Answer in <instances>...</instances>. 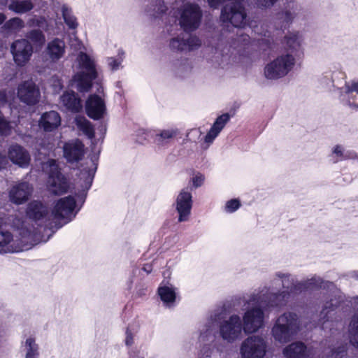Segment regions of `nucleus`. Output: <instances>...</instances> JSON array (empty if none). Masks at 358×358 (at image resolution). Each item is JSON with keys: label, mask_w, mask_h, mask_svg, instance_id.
Masks as SVG:
<instances>
[{"label": "nucleus", "mask_w": 358, "mask_h": 358, "mask_svg": "<svg viewBox=\"0 0 358 358\" xmlns=\"http://www.w3.org/2000/svg\"><path fill=\"white\" fill-rule=\"evenodd\" d=\"M85 155L84 144L78 139L66 142L63 145V157L68 163L80 162Z\"/></svg>", "instance_id": "obj_19"}, {"label": "nucleus", "mask_w": 358, "mask_h": 358, "mask_svg": "<svg viewBox=\"0 0 358 358\" xmlns=\"http://www.w3.org/2000/svg\"><path fill=\"white\" fill-rule=\"evenodd\" d=\"M7 2V0H0V3H4L6 4Z\"/></svg>", "instance_id": "obj_60"}, {"label": "nucleus", "mask_w": 358, "mask_h": 358, "mask_svg": "<svg viewBox=\"0 0 358 358\" xmlns=\"http://www.w3.org/2000/svg\"><path fill=\"white\" fill-rule=\"evenodd\" d=\"M8 156L10 161L20 167H26L30 162L29 152L21 145H11L8 149Z\"/></svg>", "instance_id": "obj_28"}, {"label": "nucleus", "mask_w": 358, "mask_h": 358, "mask_svg": "<svg viewBox=\"0 0 358 358\" xmlns=\"http://www.w3.org/2000/svg\"><path fill=\"white\" fill-rule=\"evenodd\" d=\"M85 110L89 117L100 120L106 110L105 102L99 96L92 94L86 101Z\"/></svg>", "instance_id": "obj_23"}, {"label": "nucleus", "mask_w": 358, "mask_h": 358, "mask_svg": "<svg viewBox=\"0 0 358 358\" xmlns=\"http://www.w3.org/2000/svg\"><path fill=\"white\" fill-rule=\"evenodd\" d=\"M236 40L238 42H243L245 44L250 41V36L248 34H239Z\"/></svg>", "instance_id": "obj_54"}, {"label": "nucleus", "mask_w": 358, "mask_h": 358, "mask_svg": "<svg viewBox=\"0 0 358 358\" xmlns=\"http://www.w3.org/2000/svg\"><path fill=\"white\" fill-rule=\"evenodd\" d=\"M11 127L9 122L0 115V135L7 136L10 132Z\"/></svg>", "instance_id": "obj_50"}, {"label": "nucleus", "mask_w": 358, "mask_h": 358, "mask_svg": "<svg viewBox=\"0 0 358 358\" xmlns=\"http://www.w3.org/2000/svg\"><path fill=\"white\" fill-rule=\"evenodd\" d=\"M158 294L160 296L161 300L168 307L173 306L176 299V294L175 288L169 286H162L158 288Z\"/></svg>", "instance_id": "obj_36"}, {"label": "nucleus", "mask_w": 358, "mask_h": 358, "mask_svg": "<svg viewBox=\"0 0 358 358\" xmlns=\"http://www.w3.org/2000/svg\"><path fill=\"white\" fill-rule=\"evenodd\" d=\"M17 97L21 102L29 106H34L39 101L41 92L32 80H26L17 87Z\"/></svg>", "instance_id": "obj_15"}, {"label": "nucleus", "mask_w": 358, "mask_h": 358, "mask_svg": "<svg viewBox=\"0 0 358 358\" xmlns=\"http://www.w3.org/2000/svg\"><path fill=\"white\" fill-rule=\"evenodd\" d=\"M124 54V53L122 50H119L117 57H111L107 59V64L112 71H117L119 69L121 63L123 61Z\"/></svg>", "instance_id": "obj_46"}, {"label": "nucleus", "mask_w": 358, "mask_h": 358, "mask_svg": "<svg viewBox=\"0 0 358 358\" xmlns=\"http://www.w3.org/2000/svg\"><path fill=\"white\" fill-rule=\"evenodd\" d=\"M131 358H143L142 357H140L139 355H136L135 353L131 355Z\"/></svg>", "instance_id": "obj_59"}, {"label": "nucleus", "mask_w": 358, "mask_h": 358, "mask_svg": "<svg viewBox=\"0 0 358 358\" xmlns=\"http://www.w3.org/2000/svg\"><path fill=\"white\" fill-rule=\"evenodd\" d=\"M32 191L33 187L29 182H19L9 191L10 201L17 205L24 203L29 199Z\"/></svg>", "instance_id": "obj_24"}, {"label": "nucleus", "mask_w": 358, "mask_h": 358, "mask_svg": "<svg viewBox=\"0 0 358 358\" xmlns=\"http://www.w3.org/2000/svg\"><path fill=\"white\" fill-rule=\"evenodd\" d=\"M350 306L358 310V296L348 300L339 291L331 292L330 299L325 302L320 315L322 329L327 322L341 320L348 315L350 312Z\"/></svg>", "instance_id": "obj_2"}, {"label": "nucleus", "mask_w": 358, "mask_h": 358, "mask_svg": "<svg viewBox=\"0 0 358 358\" xmlns=\"http://www.w3.org/2000/svg\"><path fill=\"white\" fill-rule=\"evenodd\" d=\"M34 6L31 0H12L8 6V9L17 14L29 12Z\"/></svg>", "instance_id": "obj_34"}, {"label": "nucleus", "mask_w": 358, "mask_h": 358, "mask_svg": "<svg viewBox=\"0 0 358 358\" xmlns=\"http://www.w3.org/2000/svg\"><path fill=\"white\" fill-rule=\"evenodd\" d=\"M97 162L98 157L93 156L90 160V165L83 167V169H81L80 171L79 178L80 181L81 182V189L76 195L78 201H82V203L85 202L87 192L92 185L94 175L97 169Z\"/></svg>", "instance_id": "obj_12"}, {"label": "nucleus", "mask_w": 358, "mask_h": 358, "mask_svg": "<svg viewBox=\"0 0 358 358\" xmlns=\"http://www.w3.org/2000/svg\"><path fill=\"white\" fill-rule=\"evenodd\" d=\"M0 95H2L3 98L5 99L6 96L5 94L0 91Z\"/></svg>", "instance_id": "obj_62"}, {"label": "nucleus", "mask_w": 358, "mask_h": 358, "mask_svg": "<svg viewBox=\"0 0 358 358\" xmlns=\"http://www.w3.org/2000/svg\"><path fill=\"white\" fill-rule=\"evenodd\" d=\"M349 337L356 336L358 334V313L355 314L350 320L348 328Z\"/></svg>", "instance_id": "obj_47"}, {"label": "nucleus", "mask_w": 358, "mask_h": 358, "mask_svg": "<svg viewBox=\"0 0 358 358\" xmlns=\"http://www.w3.org/2000/svg\"><path fill=\"white\" fill-rule=\"evenodd\" d=\"M76 124L78 128L82 131L90 139L94 138V129L92 123L85 117H77Z\"/></svg>", "instance_id": "obj_42"}, {"label": "nucleus", "mask_w": 358, "mask_h": 358, "mask_svg": "<svg viewBox=\"0 0 358 358\" xmlns=\"http://www.w3.org/2000/svg\"><path fill=\"white\" fill-rule=\"evenodd\" d=\"M304 281L307 291L318 290L322 288L331 290L334 287L333 282L324 280L320 277L316 275Z\"/></svg>", "instance_id": "obj_33"}, {"label": "nucleus", "mask_w": 358, "mask_h": 358, "mask_svg": "<svg viewBox=\"0 0 358 358\" xmlns=\"http://www.w3.org/2000/svg\"><path fill=\"white\" fill-rule=\"evenodd\" d=\"M177 134V129H164L160 131L159 133L156 134L154 138V142L158 145L163 146L166 144L170 139L176 136Z\"/></svg>", "instance_id": "obj_40"}, {"label": "nucleus", "mask_w": 358, "mask_h": 358, "mask_svg": "<svg viewBox=\"0 0 358 358\" xmlns=\"http://www.w3.org/2000/svg\"><path fill=\"white\" fill-rule=\"evenodd\" d=\"M143 270L144 271H145L147 273H150L152 270V266L150 265V264H145L144 265V266L143 267Z\"/></svg>", "instance_id": "obj_57"}, {"label": "nucleus", "mask_w": 358, "mask_h": 358, "mask_svg": "<svg viewBox=\"0 0 358 358\" xmlns=\"http://www.w3.org/2000/svg\"><path fill=\"white\" fill-rule=\"evenodd\" d=\"M134 343V336L129 328L126 330L125 344L127 346H131Z\"/></svg>", "instance_id": "obj_53"}, {"label": "nucleus", "mask_w": 358, "mask_h": 358, "mask_svg": "<svg viewBox=\"0 0 358 358\" xmlns=\"http://www.w3.org/2000/svg\"><path fill=\"white\" fill-rule=\"evenodd\" d=\"M78 62L80 71L74 75L73 80L78 91L87 92L92 88L93 81L98 76L96 65L94 61L85 52L79 54Z\"/></svg>", "instance_id": "obj_5"}, {"label": "nucleus", "mask_w": 358, "mask_h": 358, "mask_svg": "<svg viewBox=\"0 0 358 358\" xmlns=\"http://www.w3.org/2000/svg\"><path fill=\"white\" fill-rule=\"evenodd\" d=\"M61 124V117L59 114L55 111L50 110L44 113L39 120V125L45 131H52L57 129Z\"/></svg>", "instance_id": "obj_31"}, {"label": "nucleus", "mask_w": 358, "mask_h": 358, "mask_svg": "<svg viewBox=\"0 0 358 358\" xmlns=\"http://www.w3.org/2000/svg\"><path fill=\"white\" fill-rule=\"evenodd\" d=\"M27 38L36 45H42L45 43V38L43 31L40 29H33L29 31Z\"/></svg>", "instance_id": "obj_45"}, {"label": "nucleus", "mask_w": 358, "mask_h": 358, "mask_svg": "<svg viewBox=\"0 0 358 358\" xmlns=\"http://www.w3.org/2000/svg\"><path fill=\"white\" fill-rule=\"evenodd\" d=\"M340 100L344 105L358 110V82L345 83V89H341Z\"/></svg>", "instance_id": "obj_26"}, {"label": "nucleus", "mask_w": 358, "mask_h": 358, "mask_svg": "<svg viewBox=\"0 0 358 358\" xmlns=\"http://www.w3.org/2000/svg\"><path fill=\"white\" fill-rule=\"evenodd\" d=\"M267 348V341L263 336L252 335L242 342L240 354L242 358H264Z\"/></svg>", "instance_id": "obj_8"}, {"label": "nucleus", "mask_w": 358, "mask_h": 358, "mask_svg": "<svg viewBox=\"0 0 358 358\" xmlns=\"http://www.w3.org/2000/svg\"><path fill=\"white\" fill-rule=\"evenodd\" d=\"M264 311L260 308L247 310L243 315V329L245 333L252 334L264 326Z\"/></svg>", "instance_id": "obj_18"}, {"label": "nucleus", "mask_w": 358, "mask_h": 358, "mask_svg": "<svg viewBox=\"0 0 358 358\" xmlns=\"http://www.w3.org/2000/svg\"><path fill=\"white\" fill-rule=\"evenodd\" d=\"M303 17L301 5L294 0L287 1L282 10L277 14L276 20L280 29H288L292 22Z\"/></svg>", "instance_id": "obj_11"}, {"label": "nucleus", "mask_w": 358, "mask_h": 358, "mask_svg": "<svg viewBox=\"0 0 358 358\" xmlns=\"http://www.w3.org/2000/svg\"><path fill=\"white\" fill-rule=\"evenodd\" d=\"M50 170L48 179V189L50 192L55 195H59L67 192L69 188V182L67 178L61 173L56 161H49Z\"/></svg>", "instance_id": "obj_10"}, {"label": "nucleus", "mask_w": 358, "mask_h": 358, "mask_svg": "<svg viewBox=\"0 0 358 358\" xmlns=\"http://www.w3.org/2000/svg\"><path fill=\"white\" fill-rule=\"evenodd\" d=\"M28 248L22 240L14 239L11 233L8 231L0 232V253L19 252Z\"/></svg>", "instance_id": "obj_20"}, {"label": "nucleus", "mask_w": 358, "mask_h": 358, "mask_svg": "<svg viewBox=\"0 0 358 358\" xmlns=\"http://www.w3.org/2000/svg\"><path fill=\"white\" fill-rule=\"evenodd\" d=\"M213 349L209 345H204L201 350L200 354L202 358L210 357Z\"/></svg>", "instance_id": "obj_52"}, {"label": "nucleus", "mask_w": 358, "mask_h": 358, "mask_svg": "<svg viewBox=\"0 0 358 358\" xmlns=\"http://www.w3.org/2000/svg\"><path fill=\"white\" fill-rule=\"evenodd\" d=\"M10 52L16 65L23 66L29 61L33 53V47L27 39H18L12 43Z\"/></svg>", "instance_id": "obj_14"}, {"label": "nucleus", "mask_w": 358, "mask_h": 358, "mask_svg": "<svg viewBox=\"0 0 358 358\" xmlns=\"http://www.w3.org/2000/svg\"><path fill=\"white\" fill-rule=\"evenodd\" d=\"M306 346L302 342H294L283 350L286 358H307Z\"/></svg>", "instance_id": "obj_32"}, {"label": "nucleus", "mask_w": 358, "mask_h": 358, "mask_svg": "<svg viewBox=\"0 0 358 358\" xmlns=\"http://www.w3.org/2000/svg\"><path fill=\"white\" fill-rule=\"evenodd\" d=\"M25 350L24 358H38L39 348L33 338H28L23 345Z\"/></svg>", "instance_id": "obj_41"}, {"label": "nucleus", "mask_w": 358, "mask_h": 358, "mask_svg": "<svg viewBox=\"0 0 358 358\" xmlns=\"http://www.w3.org/2000/svg\"><path fill=\"white\" fill-rule=\"evenodd\" d=\"M204 176L200 173H197L192 178L193 186L195 188L201 187L204 181Z\"/></svg>", "instance_id": "obj_51"}, {"label": "nucleus", "mask_w": 358, "mask_h": 358, "mask_svg": "<svg viewBox=\"0 0 358 358\" xmlns=\"http://www.w3.org/2000/svg\"><path fill=\"white\" fill-rule=\"evenodd\" d=\"M262 292L257 295L254 294L251 300L257 301L263 307H281L286 304L289 298V293L287 290L278 293H271L268 290H266L265 293Z\"/></svg>", "instance_id": "obj_13"}, {"label": "nucleus", "mask_w": 358, "mask_h": 358, "mask_svg": "<svg viewBox=\"0 0 358 358\" xmlns=\"http://www.w3.org/2000/svg\"><path fill=\"white\" fill-rule=\"evenodd\" d=\"M179 13V24L185 32H191L199 28L203 13L197 4L186 3L180 9Z\"/></svg>", "instance_id": "obj_7"}, {"label": "nucleus", "mask_w": 358, "mask_h": 358, "mask_svg": "<svg viewBox=\"0 0 358 358\" xmlns=\"http://www.w3.org/2000/svg\"><path fill=\"white\" fill-rule=\"evenodd\" d=\"M201 45L200 39L196 36L181 34L171 39L169 47L174 52H185L197 49Z\"/></svg>", "instance_id": "obj_16"}, {"label": "nucleus", "mask_w": 358, "mask_h": 358, "mask_svg": "<svg viewBox=\"0 0 358 358\" xmlns=\"http://www.w3.org/2000/svg\"><path fill=\"white\" fill-rule=\"evenodd\" d=\"M295 63L296 59L292 55H281L265 66V77L269 80L283 78L292 71Z\"/></svg>", "instance_id": "obj_6"}, {"label": "nucleus", "mask_w": 358, "mask_h": 358, "mask_svg": "<svg viewBox=\"0 0 358 358\" xmlns=\"http://www.w3.org/2000/svg\"><path fill=\"white\" fill-rule=\"evenodd\" d=\"M62 16L66 24L69 29H75L78 27L76 17L72 14V10L66 5L62 7Z\"/></svg>", "instance_id": "obj_43"}, {"label": "nucleus", "mask_w": 358, "mask_h": 358, "mask_svg": "<svg viewBox=\"0 0 358 358\" xmlns=\"http://www.w3.org/2000/svg\"><path fill=\"white\" fill-rule=\"evenodd\" d=\"M331 159L333 163H336L339 161H343L357 157V155L354 151L345 150L342 146L336 145L332 151Z\"/></svg>", "instance_id": "obj_37"}, {"label": "nucleus", "mask_w": 358, "mask_h": 358, "mask_svg": "<svg viewBox=\"0 0 358 358\" xmlns=\"http://www.w3.org/2000/svg\"><path fill=\"white\" fill-rule=\"evenodd\" d=\"M275 275L282 280V287L287 289L289 296L291 294H299L302 292H308L305 281H295L294 278L289 273L277 272Z\"/></svg>", "instance_id": "obj_27"}, {"label": "nucleus", "mask_w": 358, "mask_h": 358, "mask_svg": "<svg viewBox=\"0 0 358 358\" xmlns=\"http://www.w3.org/2000/svg\"><path fill=\"white\" fill-rule=\"evenodd\" d=\"M349 340L351 345L358 349V334L357 337L356 336H350Z\"/></svg>", "instance_id": "obj_55"}, {"label": "nucleus", "mask_w": 358, "mask_h": 358, "mask_svg": "<svg viewBox=\"0 0 358 358\" xmlns=\"http://www.w3.org/2000/svg\"><path fill=\"white\" fill-rule=\"evenodd\" d=\"M345 352L344 348H343V350L341 351H339V352Z\"/></svg>", "instance_id": "obj_63"}, {"label": "nucleus", "mask_w": 358, "mask_h": 358, "mask_svg": "<svg viewBox=\"0 0 358 358\" xmlns=\"http://www.w3.org/2000/svg\"><path fill=\"white\" fill-rule=\"evenodd\" d=\"M230 118L231 116L229 113H224L217 117L204 138L205 143L208 145L212 143L229 121Z\"/></svg>", "instance_id": "obj_30"}, {"label": "nucleus", "mask_w": 358, "mask_h": 358, "mask_svg": "<svg viewBox=\"0 0 358 358\" xmlns=\"http://www.w3.org/2000/svg\"><path fill=\"white\" fill-rule=\"evenodd\" d=\"M167 10L164 0H151L150 7L146 8L148 15L153 17H159Z\"/></svg>", "instance_id": "obj_39"}, {"label": "nucleus", "mask_w": 358, "mask_h": 358, "mask_svg": "<svg viewBox=\"0 0 358 358\" xmlns=\"http://www.w3.org/2000/svg\"><path fill=\"white\" fill-rule=\"evenodd\" d=\"M227 315L225 308L215 309L210 314L203 329H201L200 341L212 342L214 341V326L217 322H220L219 332L223 340L230 343L236 341L240 337L243 329L241 317L237 315H232L228 320H225Z\"/></svg>", "instance_id": "obj_1"}, {"label": "nucleus", "mask_w": 358, "mask_h": 358, "mask_svg": "<svg viewBox=\"0 0 358 358\" xmlns=\"http://www.w3.org/2000/svg\"><path fill=\"white\" fill-rule=\"evenodd\" d=\"M176 73L179 77H184L187 73H189L192 70L190 62L187 59H184L178 62L176 64Z\"/></svg>", "instance_id": "obj_44"}, {"label": "nucleus", "mask_w": 358, "mask_h": 358, "mask_svg": "<svg viewBox=\"0 0 358 358\" xmlns=\"http://www.w3.org/2000/svg\"><path fill=\"white\" fill-rule=\"evenodd\" d=\"M299 316L294 312H285L275 321L271 336L275 342L285 344L292 341L300 330Z\"/></svg>", "instance_id": "obj_3"}, {"label": "nucleus", "mask_w": 358, "mask_h": 358, "mask_svg": "<svg viewBox=\"0 0 358 358\" xmlns=\"http://www.w3.org/2000/svg\"><path fill=\"white\" fill-rule=\"evenodd\" d=\"M220 20L229 22L234 27L243 28L247 24V14L240 2L227 3L221 10Z\"/></svg>", "instance_id": "obj_9"}, {"label": "nucleus", "mask_w": 358, "mask_h": 358, "mask_svg": "<svg viewBox=\"0 0 358 358\" xmlns=\"http://www.w3.org/2000/svg\"><path fill=\"white\" fill-rule=\"evenodd\" d=\"M65 48L64 41L59 38H55L47 43L43 51V57L46 61L55 63L64 57Z\"/></svg>", "instance_id": "obj_22"}, {"label": "nucleus", "mask_w": 358, "mask_h": 358, "mask_svg": "<svg viewBox=\"0 0 358 358\" xmlns=\"http://www.w3.org/2000/svg\"><path fill=\"white\" fill-rule=\"evenodd\" d=\"M303 36L299 31L289 32L285 36L283 40L285 48L288 52L287 54L292 55L295 59L303 56Z\"/></svg>", "instance_id": "obj_21"}, {"label": "nucleus", "mask_w": 358, "mask_h": 358, "mask_svg": "<svg viewBox=\"0 0 358 358\" xmlns=\"http://www.w3.org/2000/svg\"><path fill=\"white\" fill-rule=\"evenodd\" d=\"M60 103L67 111L78 113L82 109L80 99L73 91H66L60 96Z\"/></svg>", "instance_id": "obj_29"}, {"label": "nucleus", "mask_w": 358, "mask_h": 358, "mask_svg": "<svg viewBox=\"0 0 358 358\" xmlns=\"http://www.w3.org/2000/svg\"><path fill=\"white\" fill-rule=\"evenodd\" d=\"M106 130V127H103V126H101V131H103V132H105Z\"/></svg>", "instance_id": "obj_61"}, {"label": "nucleus", "mask_w": 358, "mask_h": 358, "mask_svg": "<svg viewBox=\"0 0 358 358\" xmlns=\"http://www.w3.org/2000/svg\"><path fill=\"white\" fill-rule=\"evenodd\" d=\"M260 34L262 36L257 39L259 50L264 52L267 50H274L275 45L278 44L277 38H274L268 31Z\"/></svg>", "instance_id": "obj_38"}, {"label": "nucleus", "mask_w": 358, "mask_h": 358, "mask_svg": "<svg viewBox=\"0 0 358 358\" xmlns=\"http://www.w3.org/2000/svg\"><path fill=\"white\" fill-rule=\"evenodd\" d=\"M241 206V203L238 199H234L228 201L224 206L225 212L232 213L237 210Z\"/></svg>", "instance_id": "obj_48"}, {"label": "nucleus", "mask_w": 358, "mask_h": 358, "mask_svg": "<svg viewBox=\"0 0 358 358\" xmlns=\"http://www.w3.org/2000/svg\"><path fill=\"white\" fill-rule=\"evenodd\" d=\"M7 159L6 156L0 155V170L6 165Z\"/></svg>", "instance_id": "obj_56"}, {"label": "nucleus", "mask_w": 358, "mask_h": 358, "mask_svg": "<svg viewBox=\"0 0 358 358\" xmlns=\"http://www.w3.org/2000/svg\"><path fill=\"white\" fill-rule=\"evenodd\" d=\"M26 215L27 217L35 222H43L49 216V210L46 205L39 201H31L27 206Z\"/></svg>", "instance_id": "obj_25"}, {"label": "nucleus", "mask_w": 358, "mask_h": 358, "mask_svg": "<svg viewBox=\"0 0 358 358\" xmlns=\"http://www.w3.org/2000/svg\"><path fill=\"white\" fill-rule=\"evenodd\" d=\"M192 196L191 189H182L176 200V208L179 215L178 222H182L188 220L192 207Z\"/></svg>", "instance_id": "obj_17"}, {"label": "nucleus", "mask_w": 358, "mask_h": 358, "mask_svg": "<svg viewBox=\"0 0 358 358\" xmlns=\"http://www.w3.org/2000/svg\"><path fill=\"white\" fill-rule=\"evenodd\" d=\"M76 206V202L73 196H68L59 199L53 207L52 214L55 219L63 220L64 222L60 224L55 222L54 224L51 222L45 227V231H50L46 242L59 229L68 222H71L76 215L80 208L74 211Z\"/></svg>", "instance_id": "obj_4"}, {"label": "nucleus", "mask_w": 358, "mask_h": 358, "mask_svg": "<svg viewBox=\"0 0 358 358\" xmlns=\"http://www.w3.org/2000/svg\"><path fill=\"white\" fill-rule=\"evenodd\" d=\"M3 24L1 27V32L6 34L16 33L24 27V21L18 17L10 18Z\"/></svg>", "instance_id": "obj_35"}, {"label": "nucleus", "mask_w": 358, "mask_h": 358, "mask_svg": "<svg viewBox=\"0 0 358 358\" xmlns=\"http://www.w3.org/2000/svg\"><path fill=\"white\" fill-rule=\"evenodd\" d=\"M278 1L279 0H253L256 6L260 9L271 8L276 4Z\"/></svg>", "instance_id": "obj_49"}, {"label": "nucleus", "mask_w": 358, "mask_h": 358, "mask_svg": "<svg viewBox=\"0 0 358 358\" xmlns=\"http://www.w3.org/2000/svg\"><path fill=\"white\" fill-rule=\"evenodd\" d=\"M6 20V15L3 13H0V25L3 24Z\"/></svg>", "instance_id": "obj_58"}]
</instances>
